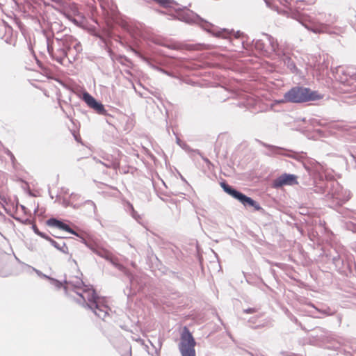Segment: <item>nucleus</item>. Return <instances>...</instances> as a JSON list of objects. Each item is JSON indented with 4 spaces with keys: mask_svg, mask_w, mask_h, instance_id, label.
Listing matches in <instances>:
<instances>
[{
    "mask_svg": "<svg viewBox=\"0 0 356 356\" xmlns=\"http://www.w3.org/2000/svg\"><path fill=\"white\" fill-rule=\"evenodd\" d=\"M179 19L181 21L188 24H196L204 31L217 38H227L232 34H236V37L245 36L243 33L240 31L235 33L234 30L219 29L218 26L201 17L193 10L187 9L186 7H184V10L180 13ZM263 35L269 42L268 48L270 50L266 47L262 40L254 39L250 42L248 41L249 38L245 35V40L243 38L241 44L243 48L246 50V55H251L252 54H255L257 55V59L258 56L271 58L272 59L277 58L283 60L286 67H296L291 58L279 47L276 39L267 33H263Z\"/></svg>",
    "mask_w": 356,
    "mask_h": 356,
    "instance_id": "1",
    "label": "nucleus"
},
{
    "mask_svg": "<svg viewBox=\"0 0 356 356\" xmlns=\"http://www.w3.org/2000/svg\"><path fill=\"white\" fill-rule=\"evenodd\" d=\"M123 47L133 51L134 54L149 67H159V63L153 62V56L150 51L149 43L166 47L169 49H178L179 45L177 43H169L161 36L150 33H144L137 27L129 26L126 28L123 35H117L115 39Z\"/></svg>",
    "mask_w": 356,
    "mask_h": 356,
    "instance_id": "2",
    "label": "nucleus"
},
{
    "mask_svg": "<svg viewBox=\"0 0 356 356\" xmlns=\"http://www.w3.org/2000/svg\"><path fill=\"white\" fill-rule=\"evenodd\" d=\"M42 33L46 38L48 52L52 55L53 59L61 65H64L65 60L72 63V59L74 60L76 56L82 51L81 44L76 38L71 35H65L61 38H56L58 48L54 54L51 46V35L46 29L42 30Z\"/></svg>",
    "mask_w": 356,
    "mask_h": 356,
    "instance_id": "3",
    "label": "nucleus"
},
{
    "mask_svg": "<svg viewBox=\"0 0 356 356\" xmlns=\"http://www.w3.org/2000/svg\"><path fill=\"white\" fill-rule=\"evenodd\" d=\"M302 1H296L295 5L289 8V10L284 12L287 17H291L298 22L302 26L308 31L314 33H322L327 31L328 26L323 23H316L312 18L307 14L303 13L302 10L304 7H302Z\"/></svg>",
    "mask_w": 356,
    "mask_h": 356,
    "instance_id": "4",
    "label": "nucleus"
},
{
    "mask_svg": "<svg viewBox=\"0 0 356 356\" xmlns=\"http://www.w3.org/2000/svg\"><path fill=\"white\" fill-rule=\"evenodd\" d=\"M76 294L81 298V299L77 300V303L92 311L99 318L105 320L108 315L110 309L105 304L104 298L99 297L95 289H92L91 293L87 296H84L82 293L78 292H76Z\"/></svg>",
    "mask_w": 356,
    "mask_h": 356,
    "instance_id": "5",
    "label": "nucleus"
},
{
    "mask_svg": "<svg viewBox=\"0 0 356 356\" xmlns=\"http://www.w3.org/2000/svg\"><path fill=\"white\" fill-rule=\"evenodd\" d=\"M322 97V95L318 94L317 91L312 90L310 88L303 86L293 87L284 95L285 102L291 103L316 101Z\"/></svg>",
    "mask_w": 356,
    "mask_h": 356,
    "instance_id": "6",
    "label": "nucleus"
},
{
    "mask_svg": "<svg viewBox=\"0 0 356 356\" xmlns=\"http://www.w3.org/2000/svg\"><path fill=\"white\" fill-rule=\"evenodd\" d=\"M260 144L266 147L268 149V152L266 153V155L269 156H273L277 154L284 155L287 157L293 158L298 161H301L302 162V165L304 168L307 170V172H310L312 171V167L310 165H313L314 163H317V162L314 160H312L309 162L303 161V159L306 157V153L296 152L291 150H289L278 146L269 145L266 143L259 141Z\"/></svg>",
    "mask_w": 356,
    "mask_h": 356,
    "instance_id": "7",
    "label": "nucleus"
},
{
    "mask_svg": "<svg viewBox=\"0 0 356 356\" xmlns=\"http://www.w3.org/2000/svg\"><path fill=\"white\" fill-rule=\"evenodd\" d=\"M220 185L225 193L238 200L245 207H252L254 211H261V213L264 212V209L257 201L247 196L234 186H230L225 180L221 181Z\"/></svg>",
    "mask_w": 356,
    "mask_h": 356,
    "instance_id": "8",
    "label": "nucleus"
},
{
    "mask_svg": "<svg viewBox=\"0 0 356 356\" xmlns=\"http://www.w3.org/2000/svg\"><path fill=\"white\" fill-rule=\"evenodd\" d=\"M326 257L331 260L336 269L341 274L348 275L353 273L355 264L348 259H346L334 249L326 254Z\"/></svg>",
    "mask_w": 356,
    "mask_h": 356,
    "instance_id": "9",
    "label": "nucleus"
},
{
    "mask_svg": "<svg viewBox=\"0 0 356 356\" xmlns=\"http://www.w3.org/2000/svg\"><path fill=\"white\" fill-rule=\"evenodd\" d=\"M196 341L189 329L184 326L180 334L179 350L181 356H196Z\"/></svg>",
    "mask_w": 356,
    "mask_h": 356,
    "instance_id": "10",
    "label": "nucleus"
},
{
    "mask_svg": "<svg viewBox=\"0 0 356 356\" xmlns=\"http://www.w3.org/2000/svg\"><path fill=\"white\" fill-rule=\"evenodd\" d=\"M326 188L328 189L325 195L327 200L330 201V207H338L345 203L348 199L344 196L342 192V187L336 181H330L326 184Z\"/></svg>",
    "mask_w": 356,
    "mask_h": 356,
    "instance_id": "11",
    "label": "nucleus"
},
{
    "mask_svg": "<svg viewBox=\"0 0 356 356\" xmlns=\"http://www.w3.org/2000/svg\"><path fill=\"white\" fill-rule=\"evenodd\" d=\"M65 286L63 289L65 295H68L70 290L79 293H82L84 296H87L91 293L92 290L94 289L92 286L86 285L84 282L78 276L72 277V279L67 280L65 278L63 280Z\"/></svg>",
    "mask_w": 356,
    "mask_h": 356,
    "instance_id": "12",
    "label": "nucleus"
},
{
    "mask_svg": "<svg viewBox=\"0 0 356 356\" xmlns=\"http://www.w3.org/2000/svg\"><path fill=\"white\" fill-rule=\"evenodd\" d=\"M298 184V177L296 175L283 173L273 180V187L280 188L284 186H294Z\"/></svg>",
    "mask_w": 356,
    "mask_h": 356,
    "instance_id": "13",
    "label": "nucleus"
},
{
    "mask_svg": "<svg viewBox=\"0 0 356 356\" xmlns=\"http://www.w3.org/2000/svg\"><path fill=\"white\" fill-rule=\"evenodd\" d=\"M81 239V242L86 245L91 251L95 250V248L97 245V243L94 241V239L88 234H86L83 232H79L78 236H76Z\"/></svg>",
    "mask_w": 356,
    "mask_h": 356,
    "instance_id": "14",
    "label": "nucleus"
},
{
    "mask_svg": "<svg viewBox=\"0 0 356 356\" xmlns=\"http://www.w3.org/2000/svg\"><path fill=\"white\" fill-rule=\"evenodd\" d=\"M81 239V242L86 245L91 251L95 250V248L97 245V243L94 241V239L88 234H86L83 232H79L78 236H76Z\"/></svg>",
    "mask_w": 356,
    "mask_h": 356,
    "instance_id": "15",
    "label": "nucleus"
},
{
    "mask_svg": "<svg viewBox=\"0 0 356 356\" xmlns=\"http://www.w3.org/2000/svg\"><path fill=\"white\" fill-rule=\"evenodd\" d=\"M114 267L118 268L119 270L123 272L127 275L131 282L134 280V275L121 264H120L117 259L114 258L113 255L111 257V259L108 260Z\"/></svg>",
    "mask_w": 356,
    "mask_h": 356,
    "instance_id": "16",
    "label": "nucleus"
},
{
    "mask_svg": "<svg viewBox=\"0 0 356 356\" xmlns=\"http://www.w3.org/2000/svg\"><path fill=\"white\" fill-rule=\"evenodd\" d=\"M47 241H49L51 245H53L56 249L59 250L60 252L64 254H68V248L65 242L58 243L50 236H47V238H45Z\"/></svg>",
    "mask_w": 356,
    "mask_h": 356,
    "instance_id": "17",
    "label": "nucleus"
},
{
    "mask_svg": "<svg viewBox=\"0 0 356 356\" xmlns=\"http://www.w3.org/2000/svg\"><path fill=\"white\" fill-rule=\"evenodd\" d=\"M264 1L268 8L277 10L278 13L280 11L278 10V6L275 4V1L279 2L280 4L283 5L288 8L291 6L289 0H264Z\"/></svg>",
    "mask_w": 356,
    "mask_h": 356,
    "instance_id": "18",
    "label": "nucleus"
},
{
    "mask_svg": "<svg viewBox=\"0 0 356 356\" xmlns=\"http://www.w3.org/2000/svg\"><path fill=\"white\" fill-rule=\"evenodd\" d=\"M163 7L172 8L175 10L180 9L179 4L175 0H154Z\"/></svg>",
    "mask_w": 356,
    "mask_h": 356,
    "instance_id": "19",
    "label": "nucleus"
},
{
    "mask_svg": "<svg viewBox=\"0 0 356 356\" xmlns=\"http://www.w3.org/2000/svg\"><path fill=\"white\" fill-rule=\"evenodd\" d=\"M92 252L97 255L105 259L107 261L110 260L111 257L112 256V254L109 251L103 248L99 247L98 244L96 245L95 250H93Z\"/></svg>",
    "mask_w": 356,
    "mask_h": 356,
    "instance_id": "20",
    "label": "nucleus"
},
{
    "mask_svg": "<svg viewBox=\"0 0 356 356\" xmlns=\"http://www.w3.org/2000/svg\"><path fill=\"white\" fill-rule=\"evenodd\" d=\"M331 69L334 70H332V73H334V71H336V72L338 73L339 70H340V68H331ZM341 70H342L341 73L343 75H349L351 79L356 81V68H341Z\"/></svg>",
    "mask_w": 356,
    "mask_h": 356,
    "instance_id": "21",
    "label": "nucleus"
},
{
    "mask_svg": "<svg viewBox=\"0 0 356 356\" xmlns=\"http://www.w3.org/2000/svg\"><path fill=\"white\" fill-rule=\"evenodd\" d=\"M99 115H107V111L105 109L104 104L96 99V101L90 106Z\"/></svg>",
    "mask_w": 356,
    "mask_h": 356,
    "instance_id": "22",
    "label": "nucleus"
},
{
    "mask_svg": "<svg viewBox=\"0 0 356 356\" xmlns=\"http://www.w3.org/2000/svg\"><path fill=\"white\" fill-rule=\"evenodd\" d=\"M58 229L69 232L74 236H78V232L72 229L69 225L60 220Z\"/></svg>",
    "mask_w": 356,
    "mask_h": 356,
    "instance_id": "23",
    "label": "nucleus"
},
{
    "mask_svg": "<svg viewBox=\"0 0 356 356\" xmlns=\"http://www.w3.org/2000/svg\"><path fill=\"white\" fill-rule=\"evenodd\" d=\"M82 99L86 102V104L90 108L92 104L96 101V99L94 98L89 92H84L82 95Z\"/></svg>",
    "mask_w": 356,
    "mask_h": 356,
    "instance_id": "24",
    "label": "nucleus"
},
{
    "mask_svg": "<svg viewBox=\"0 0 356 356\" xmlns=\"http://www.w3.org/2000/svg\"><path fill=\"white\" fill-rule=\"evenodd\" d=\"M49 281L50 282V284L54 285L57 289H60L61 288L63 289V286H65L63 282L59 281L51 277H50Z\"/></svg>",
    "mask_w": 356,
    "mask_h": 356,
    "instance_id": "25",
    "label": "nucleus"
},
{
    "mask_svg": "<svg viewBox=\"0 0 356 356\" xmlns=\"http://www.w3.org/2000/svg\"><path fill=\"white\" fill-rule=\"evenodd\" d=\"M60 220L57 219L56 218H50L47 220L46 223L48 226L58 228Z\"/></svg>",
    "mask_w": 356,
    "mask_h": 356,
    "instance_id": "26",
    "label": "nucleus"
},
{
    "mask_svg": "<svg viewBox=\"0 0 356 356\" xmlns=\"http://www.w3.org/2000/svg\"><path fill=\"white\" fill-rule=\"evenodd\" d=\"M32 229L33 231L34 232V233L35 234H37L38 236H40L41 238L45 239L47 238V236H48L47 234L42 232H40L37 225L35 224H33L32 225Z\"/></svg>",
    "mask_w": 356,
    "mask_h": 356,
    "instance_id": "27",
    "label": "nucleus"
},
{
    "mask_svg": "<svg viewBox=\"0 0 356 356\" xmlns=\"http://www.w3.org/2000/svg\"><path fill=\"white\" fill-rule=\"evenodd\" d=\"M176 143L184 149L188 148V145L185 142L181 141L178 136L176 137Z\"/></svg>",
    "mask_w": 356,
    "mask_h": 356,
    "instance_id": "28",
    "label": "nucleus"
},
{
    "mask_svg": "<svg viewBox=\"0 0 356 356\" xmlns=\"http://www.w3.org/2000/svg\"><path fill=\"white\" fill-rule=\"evenodd\" d=\"M33 270L36 273V274H37L38 276H40V277L45 278V279H47V280H48L50 279V277H51L50 276H48V275H45V274H44V273H42L40 270H37V269H35V268H33Z\"/></svg>",
    "mask_w": 356,
    "mask_h": 356,
    "instance_id": "29",
    "label": "nucleus"
},
{
    "mask_svg": "<svg viewBox=\"0 0 356 356\" xmlns=\"http://www.w3.org/2000/svg\"><path fill=\"white\" fill-rule=\"evenodd\" d=\"M257 309L254 307H250V308H248V309H245L243 310V313H245V314H254L255 312H257Z\"/></svg>",
    "mask_w": 356,
    "mask_h": 356,
    "instance_id": "30",
    "label": "nucleus"
},
{
    "mask_svg": "<svg viewBox=\"0 0 356 356\" xmlns=\"http://www.w3.org/2000/svg\"><path fill=\"white\" fill-rule=\"evenodd\" d=\"M65 16L71 22H72L74 24H76L78 23V21L72 17V15L68 13H64Z\"/></svg>",
    "mask_w": 356,
    "mask_h": 356,
    "instance_id": "31",
    "label": "nucleus"
},
{
    "mask_svg": "<svg viewBox=\"0 0 356 356\" xmlns=\"http://www.w3.org/2000/svg\"><path fill=\"white\" fill-rule=\"evenodd\" d=\"M195 46L204 47H210L209 44H195ZM188 47L189 49H191V50L195 49V44H188Z\"/></svg>",
    "mask_w": 356,
    "mask_h": 356,
    "instance_id": "32",
    "label": "nucleus"
},
{
    "mask_svg": "<svg viewBox=\"0 0 356 356\" xmlns=\"http://www.w3.org/2000/svg\"><path fill=\"white\" fill-rule=\"evenodd\" d=\"M117 60L122 65H124V61H128L129 60L127 58V57H125L124 56H118Z\"/></svg>",
    "mask_w": 356,
    "mask_h": 356,
    "instance_id": "33",
    "label": "nucleus"
},
{
    "mask_svg": "<svg viewBox=\"0 0 356 356\" xmlns=\"http://www.w3.org/2000/svg\"><path fill=\"white\" fill-rule=\"evenodd\" d=\"M155 69H156V70H158L159 71H160V72H163V73H164V74H168V75H169V76H172V77H177V76H176V75H175V74H171V73L168 72V71H166V70H165V68L159 67V68H155Z\"/></svg>",
    "mask_w": 356,
    "mask_h": 356,
    "instance_id": "34",
    "label": "nucleus"
},
{
    "mask_svg": "<svg viewBox=\"0 0 356 356\" xmlns=\"http://www.w3.org/2000/svg\"><path fill=\"white\" fill-rule=\"evenodd\" d=\"M355 225H356V223H354V222H348V223H346L347 229L353 232V231L355 229Z\"/></svg>",
    "mask_w": 356,
    "mask_h": 356,
    "instance_id": "35",
    "label": "nucleus"
},
{
    "mask_svg": "<svg viewBox=\"0 0 356 356\" xmlns=\"http://www.w3.org/2000/svg\"><path fill=\"white\" fill-rule=\"evenodd\" d=\"M133 218L138 221L139 219H140V215L138 213V212L135 210H133V213L131 214Z\"/></svg>",
    "mask_w": 356,
    "mask_h": 356,
    "instance_id": "36",
    "label": "nucleus"
},
{
    "mask_svg": "<svg viewBox=\"0 0 356 356\" xmlns=\"http://www.w3.org/2000/svg\"><path fill=\"white\" fill-rule=\"evenodd\" d=\"M7 155L10 156L12 163H14L15 161V158L13 154L10 151L8 150Z\"/></svg>",
    "mask_w": 356,
    "mask_h": 356,
    "instance_id": "37",
    "label": "nucleus"
},
{
    "mask_svg": "<svg viewBox=\"0 0 356 356\" xmlns=\"http://www.w3.org/2000/svg\"><path fill=\"white\" fill-rule=\"evenodd\" d=\"M86 204H90L93 207L94 212H95L97 207L94 202L92 200H87L86 201Z\"/></svg>",
    "mask_w": 356,
    "mask_h": 356,
    "instance_id": "38",
    "label": "nucleus"
},
{
    "mask_svg": "<svg viewBox=\"0 0 356 356\" xmlns=\"http://www.w3.org/2000/svg\"><path fill=\"white\" fill-rule=\"evenodd\" d=\"M127 210L131 215L133 213V210H135V209L134 208V206L131 204L129 203L128 206H127Z\"/></svg>",
    "mask_w": 356,
    "mask_h": 356,
    "instance_id": "39",
    "label": "nucleus"
},
{
    "mask_svg": "<svg viewBox=\"0 0 356 356\" xmlns=\"http://www.w3.org/2000/svg\"><path fill=\"white\" fill-rule=\"evenodd\" d=\"M55 80L58 82L60 85H62L63 87L67 88V85L64 83L63 81H62L61 79H58V78H56L55 79Z\"/></svg>",
    "mask_w": 356,
    "mask_h": 356,
    "instance_id": "40",
    "label": "nucleus"
},
{
    "mask_svg": "<svg viewBox=\"0 0 356 356\" xmlns=\"http://www.w3.org/2000/svg\"><path fill=\"white\" fill-rule=\"evenodd\" d=\"M0 199H1V200L3 203H5V204H8L7 199L6 198V197H5L4 195H1L0 194Z\"/></svg>",
    "mask_w": 356,
    "mask_h": 356,
    "instance_id": "41",
    "label": "nucleus"
},
{
    "mask_svg": "<svg viewBox=\"0 0 356 356\" xmlns=\"http://www.w3.org/2000/svg\"><path fill=\"white\" fill-rule=\"evenodd\" d=\"M63 204L65 207H68V206H70V202H69L68 200H63Z\"/></svg>",
    "mask_w": 356,
    "mask_h": 356,
    "instance_id": "42",
    "label": "nucleus"
},
{
    "mask_svg": "<svg viewBox=\"0 0 356 356\" xmlns=\"http://www.w3.org/2000/svg\"><path fill=\"white\" fill-rule=\"evenodd\" d=\"M202 159H203V161H204L206 163H207V164H210V163H211L210 161H209L207 158H206V157H203V156H202Z\"/></svg>",
    "mask_w": 356,
    "mask_h": 356,
    "instance_id": "43",
    "label": "nucleus"
},
{
    "mask_svg": "<svg viewBox=\"0 0 356 356\" xmlns=\"http://www.w3.org/2000/svg\"><path fill=\"white\" fill-rule=\"evenodd\" d=\"M209 67H225V66L222 65V64H216V65H209Z\"/></svg>",
    "mask_w": 356,
    "mask_h": 356,
    "instance_id": "44",
    "label": "nucleus"
},
{
    "mask_svg": "<svg viewBox=\"0 0 356 356\" xmlns=\"http://www.w3.org/2000/svg\"><path fill=\"white\" fill-rule=\"evenodd\" d=\"M245 61H246V65L248 64V62L250 61L251 63H254V60L252 58H250V59H245Z\"/></svg>",
    "mask_w": 356,
    "mask_h": 356,
    "instance_id": "45",
    "label": "nucleus"
},
{
    "mask_svg": "<svg viewBox=\"0 0 356 356\" xmlns=\"http://www.w3.org/2000/svg\"><path fill=\"white\" fill-rule=\"evenodd\" d=\"M291 320L293 321V322H295L296 323H297V322H298V319L295 316H292Z\"/></svg>",
    "mask_w": 356,
    "mask_h": 356,
    "instance_id": "46",
    "label": "nucleus"
},
{
    "mask_svg": "<svg viewBox=\"0 0 356 356\" xmlns=\"http://www.w3.org/2000/svg\"><path fill=\"white\" fill-rule=\"evenodd\" d=\"M249 323H254V318H250V320L248 321Z\"/></svg>",
    "mask_w": 356,
    "mask_h": 356,
    "instance_id": "47",
    "label": "nucleus"
},
{
    "mask_svg": "<svg viewBox=\"0 0 356 356\" xmlns=\"http://www.w3.org/2000/svg\"><path fill=\"white\" fill-rule=\"evenodd\" d=\"M268 67H277L275 64H273V63H271V64H268Z\"/></svg>",
    "mask_w": 356,
    "mask_h": 356,
    "instance_id": "48",
    "label": "nucleus"
},
{
    "mask_svg": "<svg viewBox=\"0 0 356 356\" xmlns=\"http://www.w3.org/2000/svg\"><path fill=\"white\" fill-rule=\"evenodd\" d=\"M291 70H292L293 73H294L295 72L298 71V68H296V67L291 68Z\"/></svg>",
    "mask_w": 356,
    "mask_h": 356,
    "instance_id": "49",
    "label": "nucleus"
},
{
    "mask_svg": "<svg viewBox=\"0 0 356 356\" xmlns=\"http://www.w3.org/2000/svg\"><path fill=\"white\" fill-rule=\"evenodd\" d=\"M264 324H262V325H257L254 328H259V327H264Z\"/></svg>",
    "mask_w": 356,
    "mask_h": 356,
    "instance_id": "50",
    "label": "nucleus"
},
{
    "mask_svg": "<svg viewBox=\"0 0 356 356\" xmlns=\"http://www.w3.org/2000/svg\"><path fill=\"white\" fill-rule=\"evenodd\" d=\"M21 208L22 210L25 211L26 209V207L24 205H21Z\"/></svg>",
    "mask_w": 356,
    "mask_h": 356,
    "instance_id": "51",
    "label": "nucleus"
},
{
    "mask_svg": "<svg viewBox=\"0 0 356 356\" xmlns=\"http://www.w3.org/2000/svg\"><path fill=\"white\" fill-rule=\"evenodd\" d=\"M181 180H183L184 182H187V181H186V180L185 179V178H184L182 175H181Z\"/></svg>",
    "mask_w": 356,
    "mask_h": 356,
    "instance_id": "52",
    "label": "nucleus"
},
{
    "mask_svg": "<svg viewBox=\"0 0 356 356\" xmlns=\"http://www.w3.org/2000/svg\"><path fill=\"white\" fill-rule=\"evenodd\" d=\"M125 72L128 74H131V73L130 72V71L129 70H125Z\"/></svg>",
    "mask_w": 356,
    "mask_h": 356,
    "instance_id": "53",
    "label": "nucleus"
},
{
    "mask_svg": "<svg viewBox=\"0 0 356 356\" xmlns=\"http://www.w3.org/2000/svg\"><path fill=\"white\" fill-rule=\"evenodd\" d=\"M30 222V220H29V219H26V220H24V224H26V223H28V222Z\"/></svg>",
    "mask_w": 356,
    "mask_h": 356,
    "instance_id": "54",
    "label": "nucleus"
},
{
    "mask_svg": "<svg viewBox=\"0 0 356 356\" xmlns=\"http://www.w3.org/2000/svg\"><path fill=\"white\" fill-rule=\"evenodd\" d=\"M49 193L50 197H51V199H53V198H54V197H53V195H51L50 189H49Z\"/></svg>",
    "mask_w": 356,
    "mask_h": 356,
    "instance_id": "55",
    "label": "nucleus"
},
{
    "mask_svg": "<svg viewBox=\"0 0 356 356\" xmlns=\"http://www.w3.org/2000/svg\"><path fill=\"white\" fill-rule=\"evenodd\" d=\"M173 273L175 274V277H176L177 278L179 279V275H178V273Z\"/></svg>",
    "mask_w": 356,
    "mask_h": 356,
    "instance_id": "56",
    "label": "nucleus"
},
{
    "mask_svg": "<svg viewBox=\"0 0 356 356\" xmlns=\"http://www.w3.org/2000/svg\"><path fill=\"white\" fill-rule=\"evenodd\" d=\"M195 67H203V66L202 65H196Z\"/></svg>",
    "mask_w": 356,
    "mask_h": 356,
    "instance_id": "57",
    "label": "nucleus"
},
{
    "mask_svg": "<svg viewBox=\"0 0 356 356\" xmlns=\"http://www.w3.org/2000/svg\"><path fill=\"white\" fill-rule=\"evenodd\" d=\"M38 67H43L42 65H40V64H39V62H38Z\"/></svg>",
    "mask_w": 356,
    "mask_h": 356,
    "instance_id": "58",
    "label": "nucleus"
},
{
    "mask_svg": "<svg viewBox=\"0 0 356 356\" xmlns=\"http://www.w3.org/2000/svg\"><path fill=\"white\" fill-rule=\"evenodd\" d=\"M353 232L356 233V224H355V229H354Z\"/></svg>",
    "mask_w": 356,
    "mask_h": 356,
    "instance_id": "59",
    "label": "nucleus"
},
{
    "mask_svg": "<svg viewBox=\"0 0 356 356\" xmlns=\"http://www.w3.org/2000/svg\"><path fill=\"white\" fill-rule=\"evenodd\" d=\"M328 65L329 63L326 64V65L325 66V67H328Z\"/></svg>",
    "mask_w": 356,
    "mask_h": 356,
    "instance_id": "60",
    "label": "nucleus"
},
{
    "mask_svg": "<svg viewBox=\"0 0 356 356\" xmlns=\"http://www.w3.org/2000/svg\"><path fill=\"white\" fill-rule=\"evenodd\" d=\"M43 70H48L49 68H47V67H44V68H42Z\"/></svg>",
    "mask_w": 356,
    "mask_h": 356,
    "instance_id": "61",
    "label": "nucleus"
},
{
    "mask_svg": "<svg viewBox=\"0 0 356 356\" xmlns=\"http://www.w3.org/2000/svg\"><path fill=\"white\" fill-rule=\"evenodd\" d=\"M53 236H54V237L58 238V236H56V235H53Z\"/></svg>",
    "mask_w": 356,
    "mask_h": 356,
    "instance_id": "62",
    "label": "nucleus"
},
{
    "mask_svg": "<svg viewBox=\"0 0 356 356\" xmlns=\"http://www.w3.org/2000/svg\"><path fill=\"white\" fill-rule=\"evenodd\" d=\"M0 275H1V276H2V277H3V276H4L3 275H1V274H0Z\"/></svg>",
    "mask_w": 356,
    "mask_h": 356,
    "instance_id": "63",
    "label": "nucleus"
},
{
    "mask_svg": "<svg viewBox=\"0 0 356 356\" xmlns=\"http://www.w3.org/2000/svg\"><path fill=\"white\" fill-rule=\"evenodd\" d=\"M250 354H251V355H252V356H254V355H253V354H252V353H250Z\"/></svg>",
    "mask_w": 356,
    "mask_h": 356,
    "instance_id": "64",
    "label": "nucleus"
}]
</instances>
